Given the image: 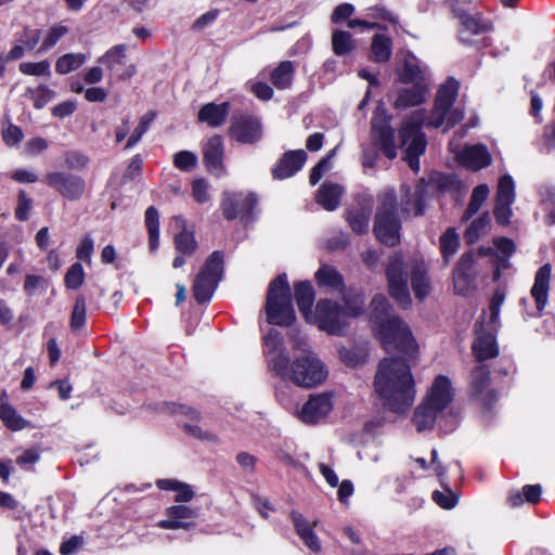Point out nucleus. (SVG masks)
Wrapping results in <instances>:
<instances>
[{"mask_svg":"<svg viewBox=\"0 0 555 555\" xmlns=\"http://www.w3.org/2000/svg\"><path fill=\"white\" fill-rule=\"evenodd\" d=\"M210 185L209 183L203 179L197 178L192 182V196L198 204L207 203L210 199Z\"/></svg>","mask_w":555,"mask_h":555,"instance_id":"13d9d810","label":"nucleus"},{"mask_svg":"<svg viewBox=\"0 0 555 555\" xmlns=\"http://www.w3.org/2000/svg\"><path fill=\"white\" fill-rule=\"evenodd\" d=\"M295 298L299 311L307 321V314H312V304L314 301V291L310 282L302 281L295 285Z\"/></svg>","mask_w":555,"mask_h":555,"instance_id":"72a5a7b5","label":"nucleus"},{"mask_svg":"<svg viewBox=\"0 0 555 555\" xmlns=\"http://www.w3.org/2000/svg\"><path fill=\"white\" fill-rule=\"evenodd\" d=\"M489 192V186L487 184H479L474 189L468 208L464 215L465 219H469L479 210L483 202L487 199Z\"/></svg>","mask_w":555,"mask_h":555,"instance_id":"3c124183","label":"nucleus"},{"mask_svg":"<svg viewBox=\"0 0 555 555\" xmlns=\"http://www.w3.org/2000/svg\"><path fill=\"white\" fill-rule=\"evenodd\" d=\"M505 300V293L498 288L493 293L489 304V322L491 330L495 331L500 326V310Z\"/></svg>","mask_w":555,"mask_h":555,"instance_id":"c03bdc74","label":"nucleus"},{"mask_svg":"<svg viewBox=\"0 0 555 555\" xmlns=\"http://www.w3.org/2000/svg\"><path fill=\"white\" fill-rule=\"evenodd\" d=\"M513 203L509 202H496L495 201V207H494V218L498 223L500 224H507L512 218L513 211L512 206Z\"/></svg>","mask_w":555,"mask_h":555,"instance_id":"69168bd1","label":"nucleus"},{"mask_svg":"<svg viewBox=\"0 0 555 555\" xmlns=\"http://www.w3.org/2000/svg\"><path fill=\"white\" fill-rule=\"evenodd\" d=\"M165 514L166 518L159 520L157 527L169 530L188 529L198 516L197 509L182 504L168 507Z\"/></svg>","mask_w":555,"mask_h":555,"instance_id":"2eb2a0df","label":"nucleus"},{"mask_svg":"<svg viewBox=\"0 0 555 555\" xmlns=\"http://www.w3.org/2000/svg\"><path fill=\"white\" fill-rule=\"evenodd\" d=\"M274 366L276 376L305 389L318 387L328 377L327 365L310 349H302L292 361L280 358Z\"/></svg>","mask_w":555,"mask_h":555,"instance_id":"423d86ee","label":"nucleus"},{"mask_svg":"<svg viewBox=\"0 0 555 555\" xmlns=\"http://www.w3.org/2000/svg\"><path fill=\"white\" fill-rule=\"evenodd\" d=\"M459 82L449 78L438 89L433 111L426 114L424 111L413 112L403 122L399 132L401 147L404 150V159L409 167L417 172L420 170L418 157L425 152L426 141L422 132V126L446 129L453 127L463 118V112L453 107L457 98Z\"/></svg>","mask_w":555,"mask_h":555,"instance_id":"f257e3e1","label":"nucleus"},{"mask_svg":"<svg viewBox=\"0 0 555 555\" xmlns=\"http://www.w3.org/2000/svg\"><path fill=\"white\" fill-rule=\"evenodd\" d=\"M247 86L259 100L268 101L273 96V89L266 82L250 80Z\"/></svg>","mask_w":555,"mask_h":555,"instance_id":"0e129e2a","label":"nucleus"},{"mask_svg":"<svg viewBox=\"0 0 555 555\" xmlns=\"http://www.w3.org/2000/svg\"><path fill=\"white\" fill-rule=\"evenodd\" d=\"M399 231L400 222L396 214V195L392 190H386L379 195L374 233L383 244L395 246L400 241Z\"/></svg>","mask_w":555,"mask_h":555,"instance_id":"1a4fd4ad","label":"nucleus"},{"mask_svg":"<svg viewBox=\"0 0 555 555\" xmlns=\"http://www.w3.org/2000/svg\"><path fill=\"white\" fill-rule=\"evenodd\" d=\"M542 204L547 211L551 223H555V188H545L541 191Z\"/></svg>","mask_w":555,"mask_h":555,"instance_id":"e2e57ef3","label":"nucleus"},{"mask_svg":"<svg viewBox=\"0 0 555 555\" xmlns=\"http://www.w3.org/2000/svg\"><path fill=\"white\" fill-rule=\"evenodd\" d=\"M450 151L462 166L474 171L488 167L492 162V157L483 144L461 147L454 138L450 142Z\"/></svg>","mask_w":555,"mask_h":555,"instance_id":"f8f14e48","label":"nucleus"},{"mask_svg":"<svg viewBox=\"0 0 555 555\" xmlns=\"http://www.w3.org/2000/svg\"><path fill=\"white\" fill-rule=\"evenodd\" d=\"M156 486L160 490L173 491L176 493L175 501L178 503H188L194 498L192 487L177 479H158Z\"/></svg>","mask_w":555,"mask_h":555,"instance_id":"f704fd0d","label":"nucleus"},{"mask_svg":"<svg viewBox=\"0 0 555 555\" xmlns=\"http://www.w3.org/2000/svg\"><path fill=\"white\" fill-rule=\"evenodd\" d=\"M391 312V307L384 295L377 294L373 297L370 318L375 335L387 351H399L411 360L416 359V340L409 326Z\"/></svg>","mask_w":555,"mask_h":555,"instance_id":"20e7f679","label":"nucleus"},{"mask_svg":"<svg viewBox=\"0 0 555 555\" xmlns=\"http://www.w3.org/2000/svg\"><path fill=\"white\" fill-rule=\"evenodd\" d=\"M264 353L268 358V366L270 371L275 374L274 361L284 358L285 362L288 360V354L285 350L284 340L281 333L271 328L263 337Z\"/></svg>","mask_w":555,"mask_h":555,"instance_id":"393cba45","label":"nucleus"},{"mask_svg":"<svg viewBox=\"0 0 555 555\" xmlns=\"http://www.w3.org/2000/svg\"><path fill=\"white\" fill-rule=\"evenodd\" d=\"M490 370L485 364L477 365L472 373L470 392L472 396L485 405H491L496 393L490 389Z\"/></svg>","mask_w":555,"mask_h":555,"instance_id":"dca6fc26","label":"nucleus"},{"mask_svg":"<svg viewBox=\"0 0 555 555\" xmlns=\"http://www.w3.org/2000/svg\"><path fill=\"white\" fill-rule=\"evenodd\" d=\"M307 159L304 150L291 151L284 154L279 164L272 169L274 179L283 180L294 176L301 169Z\"/></svg>","mask_w":555,"mask_h":555,"instance_id":"412c9836","label":"nucleus"},{"mask_svg":"<svg viewBox=\"0 0 555 555\" xmlns=\"http://www.w3.org/2000/svg\"><path fill=\"white\" fill-rule=\"evenodd\" d=\"M18 69L22 74L28 76H51V64L48 60H43L40 62H23L20 64Z\"/></svg>","mask_w":555,"mask_h":555,"instance_id":"09e8293b","label":"nucleus"},{"mask_svg":"<svg viewBox=\"0 0 555 555\" xmlns=\"http://www.w3.org/2000/svg\"><path fill=\"white\" fill-rule=\"evenodd\" d=\"M43 182L70 201L79 199L86 189V182L81 177L62 171L47 173Z\"/></svg>","mask_w":555,"mask_h":555,"instance_id":"ddd939ff","label":"nucleus"},{"mask_svg":"<svg viewBox=\"0 0 555 555\" xmlns=\"http://www.w3.org/2000/svg\"><path fill=\"white\" fill-rule=\"evenodd\" d=\"M455 398V388L447 375H437L416 406L412 422L418 433L434 428L437 420L449 411Z\"/></svg>","mask_w":555,"mask_h":555,"instance_id":"39448f33","label":"nucleus"},{"mask_svg":"<svg viewBox=\"0 0 555 555\" xmlns=\"http://www.w3.org/2000/svg\"><path fill=\"white\" fill-rule=\"evenodd\" d=\"M257 203L255 194L244 195L243 193H224L222 199V211L227 219H234L238 216L249 215Z\"/></svg>","mask_w":555,"mask_h":555,"instance_id":"6ab92c4d","label":"nucleus"},{"mask_svg":"<svg viewBox=\"0 0 555 555\" xmlns=\"http://www.w3.org/2000/svg\"><path fill=\"white\" fill-rule=\"evenodd\" d=\"M370 215V210L364 208L350 209L348 211V221L352 230L357 233L365 232L369 228Z\"/></svg>","mask_w":555,"mask_h":555,"instance_id":"8fccbe9b","label":"nucleus"},{"mask_svg":"<svg viewBox=\"0 0 555 555\" xmlns=\"http://www.w3.org/2000/svg\"><path fill=\"white\" fill-rule=\"evenodd\" d=\"M495 201L514 203L515 183L509 175H504L499 180Z\"/></svg>","mask_w":555,"mask_h":555,"instance_id":"603ef678","label":"nucleus"},{"mask_svg":"<svg viewBox=\"0 0 555 555\" xmlns=\"http://www.w3.org/2000/svg\"><path fill=\"white\" fill-rule=\"evenodd\" d=\"M292 520L296 532L305 545L313 553L321 552V541L313 531L311 524L299 513H292Z\"/></svg>","mask_w":555,"mask_h":555,"instance_id":"cd10ccee","label":"nucleus"},{"mask_svg":"<svg viewBox=\"0 0 555 555\" xmlns=\"http://www.w3.org/2000/svg\"><path fill=\"white\" fill-rule=\"evenodd\" d=\"M344 302H345V311L348 315V320L350 321L352 318H357L363 311L364 298L360 293H347L344 294Z\"/></svg>","mask_w":555,"mask_h":555,"instance_id":"de8ad7c7","label":"nucleus"},{"mask_svg":"<svg viewBox=\"0 0 555 555\" xmlns=\"http://www.w3.org/2000/svg\"><path fill=\"white\" fill-rule=\"evenodd\" d=\"M426 185L421 182L418 183L414 191L412 192L409 186L403 185L401 191L403 193L402 197V209L408 212H413L415 216L422 215L424 212V196L426 194Z\"/></svg>","mask_w":555,"mask_h":555,"instance_id":"c756f323","label":"nucleus"},{"mask_svg":"<svg viewBox=\"0 0 555 555\" xmlns=\"http://www.w3.org/2000/svg\"><path fill=\"white\" fill-rule=\"evenodd\" d=\"M335 149L330 153V155H327L326 157L322 158L311 170V173H310V183L312 185L317 184L323 173L331 167V158L334 156L335 154Z\"/></svg>","mask_w":555,"mask_h":555,"instance_id":"680f3d73","label":"nucleus"},{"mask_svg":"<svg viewBox=\"0 0 555 555\" xmlns=\"http://www.w3.org/2000/svg\"><path fill=\"white\" fill-rule=\"evenodd\" d=\"M485 26L479 23V21L470 15H465L462 17V29L460 30L461 40H465V33H469L472 35H477L483 31Z\"/></svg>","mask_w":555,"mask_h":555,"instance_id":"052dcab7","label":"nucleus"},{"mask_svg":"<svg viewBox=\"0 0 555 555\" xmlns=\"http://www.w3.org/2000/svg\"><path fill=\"white\" fill-rule=\"evenodd\" d=\"M145 225L149 232V245L152 251L159 245V214L154 206L145 210Z\"/></svg>","mask_w":555,"mask_h":555,"instance_id":"e433bc0d","label":"nucleus"},{"mask_svg":"<svg viewBox=\"0 0 555 555\" xmlns=\"http://www.w3.org/2000/svg\"><path fill=\"white\" fill-rule=\"evenodd\" d=\"M197 157L189 151H181L175 155L173 164L181 170H189L195 166Z\"/></svg>","mask_w":555,"mask_h":555,"instance_id":"338daca9","label":"nucleus"},{"mask_svg":"<svg viewBox=\"0 0 555 555\" xmlns=\"http://www.w3.org/2000/svg\"><path fill=\"white\" fill-rule=\"evenodd\" d=\"M400 80L404 83L416 85L418 82H423L430 85L427 68L422 67L417 57L412 53H408L404 57Z\"/></svg>","mask_w":555,"mask_h":555,"instance_id":"bb28decb","label":"nucleus"},{"mask_svg":"<svg viewBox=\"0 0 555 555\" xmlns=\"http://www.w3.org/2000/svg\"><path fill=\"white\" fill-rule=\"evenodd\" d=\"M473 353L480 362L498 357L499 346L495 336L492 333L477 332L473 344Z\"/></svg>","mask_w":555,"mask_h":555,"instance_id":"c85d7f7f","label":"nucleus"},{"mask_svg":"<svg viewBox=\"0 0 555 555\" xmlns=\"http://www.w3.org/2000/svg\"><path fill=\"white\" fill-rule=\"evenodd\" d=\"M87 313V304L83 295H78L73 307L70 314V328L73 331H79L85 326Z\"/></svg>","mask_w":555,"mask_h":555,"instance_id":"a18cd8bd","label":"nucleus"},{"mask_svg":"<svg viewBox=\"0 0 555 555\" xmlns=\"http://www.w3.org/2000/svg\"><path fill=\"white\" fill-rule=\"evenodd\" d=\"M459 246L460 238L457 234L449 229L440 238L441 253L447 262L456 253Z\"/></svg>","mask_w":555,"mask_h":555,"instance_id":"5fc2aeb1","label":"nucleus"},{"mask_svg":"<svg viewBox=\"0 0 555 555\" xmlns=\"http://www.w3.org/2000/svg\"><path fill=\"white\" fill-rule=\"evenodd\" d=\"M433 500L435 501L436 504H438L440 507L444 509H451L457 503V498L449 489L444 491H434Z\"/></svg>","mask_w":555,"mask_h":555,"instance_id":"bf43d9fd","label":"nucleus"},{"mask_svg":"<svg viewBox=\"0 0 555 555\" xmlns=\"http://www.w3.org/2000/svg\"><path fill=\"white\" fill-rule=\"evenodd\" d=\"M332 48L336 55L344 56L356 49V41L350 33L345 30H334L332 34Z\"/></svg>","mask_w":555,"mask_h":555,"instance_id":"58836bf2","label":"nucleus"},{"mask_svg":"<svg viewBox=\"0 0 555 555\" xmlns=\"http://www.w3.org/2000/svg\"><path fill=\"white\" fill-rule=\"evenodd\" d=\"M295 73V66L291 61L281 62L271 73V81L278 89L291 87Z\"/></svg>","mask_w":555,"mask_h":555,"instance_id":"c9c22d12","label":"nucleus"},{"mask_svg":"<svg viewBox=\"0 0 555 555\" xmlns=\"http://www.w3.org/2000/svg\"><path fill=\"white\" fill-rule=\"evenodd\" d=\"M230 104L223 102L221 104L208 103L198 112V120L208 124L210 127H219L222 125L229 114Z\"/></svg>","mask_w":555,"mask_h":555,"instance_id":"7c9ffc66","label":"nucleus"},{"mask_svg":"<svg viewBox=\"0 0 555 555\" xmlns=\"http://www.w3.org/2000/svg\"><path fill=\"white\" fill-rule=\"evenodd\" d=\"M224 146L220 135H212L203 146V157L208 171L216 176L225 173L223 166Z\"/></svg>","mask_w":555,"mask_h":555,"instance_id":"aec40b11","label":"nucleus"},{"mask_svg":"<svg viewBox=\"0 0 555 555\" xmlns=\"http://www.w3.org/2000/svg\"><path fill=\"white\" fill-rule=\"evenodd\" d=\"M83 279L85 272L82 266L76 262L67 270L64 280L67 288L77 289L82 285Z\"/></svg>","mask_w":555,"mask_h":555,"instance_id":"4d7b16f0","label":"nucleus"},{"mask_svg":"<svg viewBox=\"0 0 555 555\" xmlns=\"http://www.w3.org/2000/svg\"><path fill=\"white\" fill-rule=\"evenodd\" d=\"M69 28L63 24L57 23L50 26L43 35L41 44L39 47V52L44 53L51 50L57 42L68 34Z\"/></svg>","mask_w":555,"mask_h":555,"instance_id":"a19ab883","label":"nucleus"},{"mask_svg":"<svg viewBox=\"0 0 555 555\" xmlns=\"http://www.w3.org/2000/svg\"><path fill=\"white\" fill-rule=\"evenodd\" d=\"M334 408L332 392H319L309 396L308 400L297 411V417L306 424H317L325 420Z\"/></svg>","mask_w":555,"mask_h":555,"instance_id":"9b49d317","label":"nucleus"},{"mask_svg":"<svg viewBox=\"0 0 555 555\" xmlns=\"http://www.w3.org/2000/svg\"><path fill=\"white\" fill-rule=\"evenodd\" d=\"M314 276L318 285L330 292H341L344 288L343 276L331 266H321Z\"/></svg>","mask_w":555,"mask_h":555,"instance_id":"473e14b6","label":"nucleus"},{"mask_svg":"<svg viewBox=\"0 0 555 555\" xmlns=\"http://www.w3.org/2000/svg\"><path fill=\"white\" fill-rule=\"evenodd\" d=\"M231 137L243 144H253L261 135V125L259 120L251 116L235 117L230 129Z\"/></svg>","mask_w":555,"mask_h":555,"instance_id":"a211bd4d","label":"nucleus"},{"mask_svg":"<svg viewBox=\"0 0 555 555\" xmlns=\"http://www.w3.org/2000/svg\"><path fill=\"white\" fill-rule=\"evenodd\" d=\"M374 389L390 412L405 414L416 397V384L410 365L399 358H386L378 364Z\"/></svg>","mask_w":555,"mask_h":555,"instance_id":"f03ea898","label":"nucleus"},{"mask_svg":"<svg viewBox=\"0 0 555 555\" xmlns=\"http://www.w3.org/2000/svg\"><path fill=\"white\" fill-rule=\"evenodd\" d=\"M26 95L33 100L34 106L37 109H41L54 99L55 92L49 87L40 85L37 88H28Z\"/></svg>","mask_w":555,"mask_h":555,"instance_id":"37998d69","label":"nucleus"},{"mask_svg":"<svg viewBox=\"0 0 555 555\" xmlns=\"http://www.w3.org/2000/svg\"><path fill=\"white\" fill-rule=\"evenodd\" d=\"M88 56L83 53H66L60 56L55 63V70L60 75H66L82 66Z\"/></svg>","mask_w":555,"mask_h":555,"instance_id":"4c0bfd02","label":"nucleus"},{"mask_svg":"<svg viewBox=\"0 0 555 555\" xmlns=\"http://www.w3.org/2000/svg\"><path fill=\"white\" fill-rule=\"evenodd\" d=\"M267 321L278 326H288L295 320L291 287L285 273L278 275L268 287L264 306Z\"/></svg>","mask_w":555,"mask_h":555,"instance_id":"0eeeda50","label":"nucleus"},{"mask_svg":"<svg viewBox=\"0 0 555 555\" xmlns=\"http://www.w3.org/2000/svg\"><path fill=\"white\" fill-rule=\"evenodd\" d=\"M372 57L375 62H386L391 54V39L385 35H375L371 46Z\"/></svg>","mask_w":555,"mask_h":555,"instance_id":"79ce46f5","label":"nucleus"},{"mask_svg":"<svg viewBox=\"0 0 555 555\" xmlns=\"http://www.w3.org/2000/svg\"><path fill=\"white\" fill-rule=\"evenodd\" d=\"M307 323L333 336H344L350 326L344 307L331 299L319 300L313 313L307 314Z\"/></svg>","mask_w":555,"mask_h":555,"instance_id":"6e6552de","label":"nucleus"},{"mask_svg":"<svg viewBox=\"0 0 555 555\" xmlns=\"http://www.w3.org/2000/svg\"><path fill=\"white\" fill-rule=\"evenodd\" d=\"M552 267L543 264L535 273L531 296L537 302V309L542 312L547 304Z\"/></svg>","mask_w":555,"mask_h":555,"instance_id":"b1692460","label":"nucleus"},{"mask_svg":"<svg viewBox=\"0 0 555 555\" xmlns=\"http://www.w3.org/2000/svg\"><path fill=\"white\" fill-rule=\"evenodd\" d=\"M127 48L125 44H116L108 49L104 55L99 59V62L104 64L109 70L117 72L121 65L125 64L127 59Z\"/></svg>","mask_w":555,"mask_h":555,"instance_id":"ea45409f","label":"nucleus"},{"mask_svg":"<svg viewBox=\"0 0 555 555\" xmlns=\"http://www.w3.org/2000/svg\"><path fill=\"white\" fill-rule=\"evenodd\" d=\"M41 38V30L25 27L14 35V44L5 55V62H13L22 59L27 52H31L38 46Z\"/></svg>","mask_w":555,"mask_h":555,"instance_id":"f3484780","label":"nucleus"},{"mask_svg":"<svg viewBox=\"0 0 555 555\" xmlns=\"http://www.w3.org/2000/svg\"><path fill=\"white\" fill-rule=\"evenodd\" d=\"M490 228V218L482 215L480 218L472 222L465 233L466 241L470 244L475 243L481 235L486 234Z\"/></svg>","mask_w":555,"mask_h":555,"instance_id":"864d4df0","label":"nucleus"},{"mask_svg":"<svg viewBox=\"0 0 555 555\" xmlns=\"http://www.w3.org/2000/svg\"><path fill=\"white\" fill-rule=\"evenodd\" d=\"M386 278L390 296L403 309L412 305L409 279L417 300L423 301L431 292L428 266L421 256L404 259L402 255L395 254L387 264Z\"/></svg>","mask_w":555,"mask_h":555,"instance_id":"7ed1b4c3","label":"nucleus"},{"mask_svg":"<svg viewBox=\"0 0 555 555\" xmlns=\"http://www.w3.org/2000/svg\"><path fill=\"white\" fill-rule=\"evenodd\" d=\"M49 287V280L42 275L27 274L25 276L23 289L29 297L44 293Z\"/></svg>","mask_w":555,"mask_h":555,"instance_id":"49530a36","label":"nucleus"},{"mask_svg":"<svg viewBox=\"0 0 555 555\" xmlns=\"http://www.w3.org/2000/svg\"><path fill=\"white\" fill-rule=\"evenodd\" d=\"M341 195L343 188L339 184L324 182L318 191L317 203L324 209L332 211L339 206Z\"/></svg>","mask_w":555,"mask_h":555,"instance_id":"2f4dec72","label":"nucleus"},{"mask_svg":"<svg viewBox=\"0 0 555 555\" xmlns=\"http://www.w3.org/2000/svg\"><path fill=\"white\" fill-rule=\"evenodd\" d=\"M2 138L7 145L15 146L23 140L24 134L20 127L9 125L3 129Z\"/></svg>","mask_w":555,"mask_h":555,"instance_id":"774afa93","label":"nucleus"},{"mask_svg":"<svg viewBox=\"0 0 555 555\" xmlns=\"http://www.w3.org/2000/svg\"><path fill=\"white\" fill-rule=\"evenodd\" d=\"M154 118H155V113H153V112H149L141 117L138 126L135 127L134 131L128 139L125 149H127V150L131 149L141 140V138L147 131V129H149L151 122L154 120Z\"/></svg>","mask_w":555,"mask_h":555,"instance_id":"6e6d98bb","label":"nucleus"},{"mask_svg":"<svg viewBox=\"0 0 555 555\" xmlns=\"http://www.w3.org/2000/svg\"><path fill=\"white\" fill-rule=\"evenodd\" d=\"M223 271V256L214 251L195 276L193 293L197 302L204 304L211 299Z\"/></svg>","mask_w":555,"mask_h":555,"instance_id":"9d476101","label":"nucleus"},{"mask_svg":"<svg viewBox=\"0 0 555 555\" xmlns=\"http://www.w3.org/2000/svg\"><path fill=\"white\" fill-rule=\"evenodd\" d=\"M172 222L179 233L175 235V246L179 254L191 256L197 247L193 229L188 227L186 220L181 216H176Z\"/></svg>","mask_w":555,"mask_h":555,"instance_id":"4be33fe9","label":"nucleus"},{"mask_svg":"<svg viewBox=\"0 0 555 555\" xmlns=\"http://www.w3.org/2000/svg\"><path fill=\"white\" fill-rule=\"evenodd\" d=\"M429 94V85L418 82L399 90L395 107L406 108L424 103Z\"/></svg>","mask_w":555,"mask_h":555,"instance_id":"a878e982","label":"nucleus"},{"mask_svg":"<svg viewBox=\"0 0 555 555\" xmlns=\"http://www.w3.org/2000/svg\"><path fill=\"white\" fill-rule=\"evenodd\" d=\"M0 420L12 431H20L30 427L29 421L25 420L10 403L7 391H2L0 395Z\"/></svg>","mask_w":555,"mask_h":555,"instance_id":"5701e85b","label":"nucleus"},{"mask_svg":"<svg viewBox=\"0 0 555 555\" xmlns=\"http://www.w3.org/2000/svg\"><path fill=\"white\" fill-rule=\"evenodd\" d=\"M372 131L384 154L392 159L396 157L395 132L390 127V117L383 106H378L372 119Z\"/></svg>","mask_w":555,"mask_h":555,"instance_id":"4468645a","label":"nucleus"}]
</instances>
